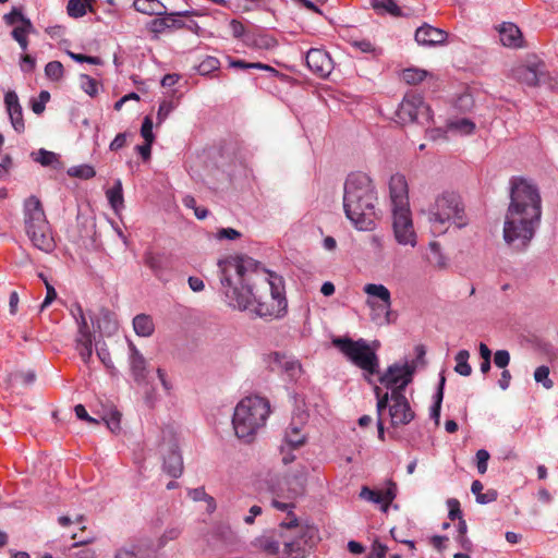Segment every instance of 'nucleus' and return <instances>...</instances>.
Returning <instances> with one entry per match:
<instances>
[{
  "mask_svg": "<svg viewBox=\"0 0 558 558\" xmlns=\"http://www.w3.org/2000/svg\"><path fill=\"white\" fill-rule=\"evenodd\" d=\"M220 281L228 304L236 310H250L259 317H280L287 308L280 278L258 268L246 256L219 262Z\"/></svg>",
  "mask_w": 558,
  "mask_h": 558,
  "instance_id": "obj_1",
  "label": "nucleus"
},
{
  "mask_svg": "<svg viewBox=\"0 0 558 558\" xmlns=\"http://www.w3.org/2000/svg\"><path fill=\"white\" fill-rule=\"evenodd\" d=\"M510 204L505 218L504 239L520 250L534 235L542 215L541 196L536 186L522 178L511 180Z\"/></svg>",
  "mask_w": 558,
  "mask_h": 558,
  "instance_id": "obj_2",
  "label": "nucleus"
},
{
  "mask_svg": "<svg viewBox=\"0 0 558 558\" xmlns=\"http://www.w3.org/2000/svg\"><path fill=\"white\" fill-rule=\"evenodd\" d=\"M377 193L372 179L363 172L348 175L344 182L343 209L357 230L375 227Z\"/></svg>",
  "mask_w": 558,
  "mask_h": 558,
  "instance_id": "obj_3",
  "label": "nucleus"
},
{
  "mask_svg": "<svg viewBox=\"0 0 558 558\" xmlns=\"http://www.w3.org/2000/svg\"><path fill=\"white\" fill-rule=\"evenodd\" d=\"M270 413L268 400L258 396L242 399L235 407L232 425L239 439L252 442L258 429L265 426Z\"/></svg>",
  "mask_w": 558,
  "mask_h": 558,
  "instance_id": "obj_4",
  "label": "nucleus"
},
{
  "mask_svg": "<svg viewBox=\"0 0 558 558\" xmlns=\"http://www.w3.org/2000/svg\"><path fill=\"white\" fill-rule=\"evenodd\" d=\"M430 227L434 233L442 234L450 226L463 228L468 225L465 206L459 194L444 192L429 208Z\"/></svg>",
  "mask_w": 558,
  "mask_h": 558,
  "instance_id": "obj_5",
  "label": "nucleus"
},
{
  "mask_svg": "<svg viewBox=\"0 0 558 558\" xmlns=\"http://www.w3.org/2000/svg\"><path fill=\"white\" fill-rule=\"evenodd\" d=\"M25 230L33 245L45 253H51L56 242L40 201L31 196L25 202Z\"/></svg>",
  "mask_w": 558,
  "mask_h": 558,
  "instance_id": "obj_6",
  "label": "nucleus"
},
{
  "mask_svg": "<svg viewBox=\"0 0 558 558\" xmlns=\"http://www.w3.org/2000/svg\"><path fill=\"white\" fill-rule=\"evenodd\" d=\"M332 344L355 366L364 372L365 379L371 383V376L379 375V359L376 350L364 339L353 340L348 337L332 339Z\"/></svg>",
  "mask_w": 558,
  "mask_h": 558,
  "instance_id": "obj_7",
  "label": "nucleus"
},
{
  "mask_svg": "<svg viewBox=\"0 0 558 558\" xmlns=\"http://www.w3.org/2000/svg\"><path fill=\"white\" fill-rule=\"evenodd\" d=\"M397 116L404 123L416 122L424 125L432 120V109L421 95L408 93L399 106Z\"/></svg>",
  "mask_w": 558,
  "mask_h": 558,
  "instance_id": "obj_8",
  "label": "nucleus"
},
{
  "mask_svg": "<svg viewBox=\"0 0 558 558\" xmlns=\"http://www.w3.org/2000/svg\"><path fill=\"white\" fill-rule=\"evenodd\" d=\"M415 366L409 363L392 364L379 376V383L387 389L404 393L405 387L412 381Z\"/></svg>",
  "mask_w": 558,
  "mask_h": 558,
  "instance_id": "obj_9",
  "label": "nucleus"
},
{
  "mask_svg": "<svg viewBox=\"0 0 558 558\" xmlns=\"http://www.w3.org/2000/svg\"><path fill=\"white\" fill-rule=\"evenodd\" d=\"M267 362L271 372H277L291 381L298 380L303 374L300 361L290 354L271 352L268 354Z\"/></svg>",
  "mask_w": 558,
  "mask_h": 558,
  "instance_id": "obj_10",
  "label": "nucleus"
},
{
  "mask_svg": "<svg viewBox=\"0 0 558 558\" xmlns=\"http://www.w3.org/2000/svg\"><path fill=\"white\" fill-rule=\"evenodd\" d=\"M392 227L395 238L401 245H416V233L414 231L410 208L392 209Z\"/></svg>",
  "mask_w": 558,
  "mask_h": 558,
  "instance_id": "obj_11",
  "label": "nucleus"
},
{
  "mask_svg": "<svg viewBox=\"0 0 558 558\" xmlns=\"http://www.w3.org/2000/svg\"><path fill=\"white\" fill-rule=\"evenodd\" d=\"M545 63L536 57L519 64L512 69V77L519 83L527 86H536L545 76Z\"/></svg>",
  "mask_w": 558,
  "mask_h": 558,
  "instance_id": "obj_12",
  "label": "nucleus"
},
{
  "mask_svg": "<svg viewBox=\"0 0 558 558\" xmlns=\"http://www.w3.org/2000/svg\"><path fill=\"white\" fill-rule=\"evenodd\" d=\"M389 415L391 425L393 427L407 425L414 418V412L412 411L404 393L398 391L391 392V404L389 405Z\"/></svg>",
  "mask_w": 558,
  "mask_h": 558,
  "instance_id": "obj_13",
  "label": "nucleus"
},
{
  "mask_svg": "<svg viewBox=\"0 0 558 558\" xmlns=\"http://www.w3.org/2000/svg\"><path fill=\"white\" fill-rule=\"evenodd\" d=\"M306 64L308 69L319 77H327L333 69L329 53L319 48H312L307 51Z\"/></svg>",
  "mask_w": 558,
  "mask_h": 558,
  "instance_id": "obj_14",
  "label": "nucleus"
},
{
  "mask_svg": "<svg viewBox=\"0 0 558 558\" xmlns=\"http://www.w3.org/2000/svg\"><path fill=\"white\" fill-rule=\"evenodd\" d=\"M389 192L392 209H408L409 195L405 177L400 173L391 175L389 180Z\"/></svg>",
  "mask_w": 558,
  "mask_h": 558,
  "instance_id": "obj_15",
  "label": "nucleus"
},
{
  "mask_svg": "<svg viewBox=\"0 0 558 558\" xmlns=\"http://www.w3.org/2000/svg\"><path fill=\"white\" fill-rule=\"evenodd\" d=\"M290 532V535L281 532L283 549L281 550L282 558H303L305 548L303 537L300 536L302 527L299 525L296 530H284Z\"/></svg>",
  "mask_w": 558,
  "mask_h": 558,
  "instance_id": "obj_16",
  "label": "nucleus"
},
{
  "mask_svg": "<svg viewBox=\"0 0 558 558\" xmlns=\"http://www.w3.org/2000/svg\"><path fill=\"white\" fill-rule=\"evenodd\" d=\"M369 299L366 304L373 310H379L380 307H391V293L387 287L377 283H367L363 288Z\"/></svg>",
  "mask_w": 558,
  "mask_h": 558,
  "instance_id": "obj_17",
  "label": "nucleus"
},
{
  "mask_svg": "<svg viewBox=\"0 0 558 558\" xmlns=\"http://www.w3.org/2000/svg\"><path fill=\"white\" fill-rule=\"evenodd\" d=\"M4 105L9 114L12 128L17 133L25 131V122L23 118V109L20 104L17 94L14 90H9L4 95Z\"/></svg>",
  "mask_w": 558,
  "mask_h": 558,
  "instance_id": "obj_18",
  "label": "nucleus"
},
{
  "mask_svg": "<svg viewBox=\"0 0 558 558\" xmlns=\"http://www.w3.org/2000/svg\"><path fill=\"white\" fill-rule=\"evenodd\" d=\"M396 484L392 482H389V486L385 490H374L367 486H363L360 492V497L371 502L381 505V510L386 512L389 505L396 498Z\"/></svg>",
  "mask_w": 558,
  "mask_h": 558,
  "instance_id": "obj_19",
  "label": "nucleus"
},
{
  "mask_svg": "<svg viewBox=\"0 0 558 558\" xmlns=\"http://www.w3.org/2000/svg\"><path fill=\"white\" fill-rule=\"evenodd\" d=\"M129 350L131 374L138 385H143L146 383L148 375L147 361L132 341L129 342Z\"/></svg>",
  "mask_w": 558,
  "mask_h": 558,
  "instance_id": "obj_20",
  "label": "nucleus"
},
{
  "mask_svg": "<svg viewBox=\"0 0 558 558\" xmlns=\"http://www.w3.org/2000/svg\"><path fill=\"white\" fill-rule=\"evenodd\" d=\"M447 32L428 24L422 25L415 32V40L422 46L441 45L447 40Z\"/></svg>",
  "mask_w": 558,
  "mask_h": 558,
  "instance_id": "obj_21",
  "label": "nucleus"
},
{
  "mask_svg": "<svg viewBox=\"0 0 558 558\" xmlns=\"http://www.w3.org/2000/svg\"><path fill=\"white\" fill-rule=\"evenodd\" d=\"M144 264L153 271L155 277L159 280L165 279L167 271L171 269V260L163 254L147 251L144 253Z\"/></svg>",
  "mask_w": 558,
  "mask_h": 558,
  "instance_id": "obj_22",
  "label": "nucleus"
},
{
  "mask_svg": "<svg viewBox=\"0 0 558 558\" xmlns=\"http://www.w3.org/2000/svg\"><path fill=\"white\" fill-rule=\"evenodd\" d=\"M500 41L506 47L519 48L522 46V34L513 23H502L499 28Z\"/></svg>",
  "mask_w": 558,
  "mask_h": 558,
  "instance_id": "obj_23",
  "label": "nucleus"
},
{
  "mask_svg": "<svg viewBox=\"0 0 558 558\" xmlns=\"http://www.w3.org/2000/svg\"><path fill=\"white\" fill-rule=\"evenodd\" d=\"M163 470L173 478L181 476L183 472V460L177 446H172L167 457H165Z\"/></svg>",
  "mask_w": 558,
  "mask_h": 558,
  "instance_id": "obj_24",
  "label": "nucleus"
},
{
  "mask_svg": "<svg viewBox=\"0 0 558 558\" xmlns=\"http://www.w3.org/2000/svg\"><path fill=\"white\" fill-rule=\"evenodd\" d=\"M133 328L137 336L150 337L154 333L155 325L149 315L138 314L133 318Z\"/></svg>",
  "mask_w": 558,
  "mask_h": 558,
  "instance_id": "obj_25",
  "label": "nucleus"
},
{
  "mask_svg": "<svg viewBox=\"0 0 558 558\" xmlns=\"http://www.w3.org/2000/svg\"><path fill=\"white\" fill-rule=\"evenodd\" d=\"M133 7L136 11L148 15H162L166 9L159 0H134Z\"/></svg>",
  "mask_w": 558,
  "mask_h": 558,
  "instance_id": "obj_26",
  "label": "nucleus"
},
{
  "mask_svg": "<svg viewBox=\"0 0 558 558\" xmlns=\"http://www.w3.org/2000/svg\"><path fill=\"white\" fill-rule=\"evenodd\" d=\"M93 0H69L66 5L68 14L71 17L77 19L86 14L87 11L94 13Z\"/></svg>",
  "mask_w": 558,
  "mask_h": 558,
  "instance_id": "obj_27",
  "label": "nucleus"
},
{
  "mask_svg": "<svg viewBox=\"0 0 558 558\" xmlns=\"http://www.w3.org/2000/svg\"><path fill=\"white\" fill-rule=\"evenodd\" d=\"M35 28L31 22V20H25L24 25L16 26L13 28L11 35L14 40H16L23 51H25L28 47L27 35L34 33Z\"/></svg>",
  "mask_w": 558,
  "mask_h": 558,
  "instance_id": "obj_28",
  "label": "nucleus"
},
{
  "mask_svg": "<svg viewBox=\"0 0 558 558\" xmlns=\"http://www.w3.org/2000/svg\"><path fill=\"white\" fill-rule=\"evenodd\" d=\"M301 425L302 423L298 424L294 421H292L286 430V440L293 448H298L305 444L306 438L305 435L302 434Z\"/></svg>",
  "mask_w": 558,
  "mask_h": 558,
  "instance_id": "obj_29",
  "label": "nucleus"
},
{
  "mask_svg": "<svg viewBox=\"0 0 558 558\" xmlns=\"http://www.w3.org/2000/svg\"><path fill=\"white\" fill-rule=\"evenodd\" d=\"M272 507L280 511H287L290 521L289 522H282L280 524V530H296L299 529V520L298 518L292 513V509H294V505L291 502H281L277 499H274L271 502Z\"/></svg>",
  "mask_w": 558,
  "mask_h": 558,
  "instance_id": "obj_30",
  "label": "nucleus"
},
{
  "mask_svg": "<svg viewBox=\"0 0 558 558\" xmlns=\"http://www.w3.org/2000/svg\"><path fill=\"white\" fill-rule=\"evenodd\" d=\"M106 196L114 211H118L123 207V189L120 179H118L113 186L106 192Z\"/></svg>",
  "mask_w": 558,
  "mask_h": 558,
  "instance_id": "obj_31",
  "label": "nucleus"
},
{
  "mask_svg": "<svg viewBox=\"0 0 558 558\" xmlns=\"http://www.w3.org/2000/svg\"><path fill=\"white\" fill-rule=\"evenodd\" d=\"M373 8L380 13H389L392 16H401L402 12L395 0H374Z\"/></svg>",
  "mask_w": 558,
  "mask_h": 558,
  "instance_id": "obj_32",
  "label": "nucleus"
},
{
  "mask_svg": "<svg viewBox=\"0 0 558 558\" xmlns=\"http://www.w3.org/2000/svg\"><path fill=\"white\" fill-rule=\"evenodd\" d=\"M470 353L468 350H461L456 355V367L454 371L461 376H470L472 373V367L469 364Z\"/></svg>",
  "mask_w": 558,
  "mask_h": 558,
  "instance_id": "obj_33",
  "label": "nucleus"
},
{
  "mask_svg": "<svg viewBox=\"0 0 558 558\" xmlns=\"http://www.w3.org/2000/svg\"><path fill=\"white\" fill-rule=\"evenodd\" d=\"M427 72L422 69L409 68L402 71V80L409 85H415L424 81L427 76Z\"/></svg>",
  "mask_w": 558,
  "mask_h": 558,
  "instance_id": "obj_34",
  "label": "nucleus"
},
{
  "mask_svg": "<svg viewBox=\"0 0 558 558\" xmlns=\"http://www.w3.org/2000/svg\"><path fill=\"white\" fill-rule=\"evenodd\" d=\"M76 349L84 347H93V333L89 329L87 322H84L78 327V333L75 339Z\"/></svg>",
  "mask_w": 558,
  "mask_h": 558,
  "instance_id": "obj_35",
  "label": "nucleus"
},
{
  "mask_svg": "<svg viewBox=\"0 0 558 558\" xmlns=\"http://www.w3.org/2000/svg\"><path fill=\"white\" fill-rule=\"evenodd\" d=\"M187 495L194 501L205 500L207 502V510L209 512H213L216 509V501H215V499L211 496L206 494L204 487H197V488L189 489Z\"/></svg>",
  "mask_w": 558,
  "mask_h": 558,
  "instance_id": "obj_36",
  "label": "nucleus"
},
{
  "mask_svg": "<svg viewBox=\"0 0 558 558\" xmlns=\"http://www.w3.org/2000/svg\"><path fill=\"white\" fill-rule=\"evenodd\" d=\"M80 86L90 97L98 95L99 83L87 74L80 75Z\"/></svg>",
  "mask_w": 558,
  "mask_h": 558,
  "instance_id": "obj_37",
  "label": "nucleus"
},
{
  "mask_svg": "<svg viewBox=\"0 0 558 558\" xmlns=\"http://www.w3.org/2000/svg\"><path fill=\"white\" fill-rule=\"evenodd\" d=\"M374 393L377 398V416L381 417L383 412L387 409V407L390 405L389 402L391 401V393L389 395L388 392H383L381 388L378 386L374 387Z\"/></svg>",
  "mask_w": 558,
  "mask_h": 558,
  "instance_id": "obj_38",
  "label": "nucleus"
},
{
  "mask_svg": "<svg viewBox=\"0 0 558 558\" xmlns=\"http://www.w3.org/2000/svg\"><path fill=\"white\" fill-rule=\"evenodd\" d=\"M449 129L456 130L460 132L461 134L469 135L474 132L475 130V123L471 121L470 119H459L456 121H451L449 123Z\"/></svg>",
  "mask_w": 558,
  "mask_h": 558,
  "instance_id": "obj_39",
  "label": "nucleus"
},
{
  "mask_svg": "<svg viewBox=\"0 0 558 558\" xmlns=\"http://www.w3.org/2000/svg\"><path fill=\"white\" fill-rule=\"evenodd\" d=\"M229 65L231 68L241 69V70L258 69V70H265V71H271V72L275 71V69L268 64H264L262 62H246V61L240 60V59L231 60L229 62Z\"/></svg>",
  "mask_w": 558,
  "mask_h": 558,
  "instance_id": "obj_40",
  "label": "nucleus"
},
{
  "mask_svg": "<svg viewBox=\"0 0 558 558\" xmlns=\"http://www.w3.org/2000/svg\"><path fill=\"white\" fill-rule=\"evenodd\" d=\"M549 367L542 365L538 366L534 372V379L536 383H541L545 389H551L554 381L549 378Z\"/></svg>",
  "mask_w": 558,
  "mask_h": 558,
  "instance_id": "obj_41",
  "label": "nucleus"
},
{
  "mask_svg": "<svg viewBox=\"0 0 558 558\" xmlns=\"http://www.w3.org/2000/svg\"><path fill=\"white\" fill-rule=\"evenodd\" d=\"M69 175L80 178V179H90L95 177L96 172L92 166L88 165H82V166H75L71 167L68 170Z\"/></svg>",
  "mask_w": 558,
  "mask_h": 558,
  "instance_id": "obj_42",
  "label": "nucleus"
},
{
  "mask_svg": "<svg viewBox=\"0 0 558 558\" xmlns=\"http://www.w3.org/2000/svg\"><path fill=\"white\" fill-rule=\"evenodd\" d=\"M445 381H446V378L444 376H441L440 381H439L438 391L436 393V400H435L434 405L430 409V416L436 422H438L439 416H440V408H441V402H442V398H444Z\"/></svg>",
  "mask_w": 558,
  "mask_h": 558,
  "instance_id": "obj_43",
  "label": "nucleus"
},
{
  "mask_svg": "<svg viewBox=\"0 0 558 558\" xmlns=\"http://www.w3.org/2000/svg\"><path fill=\"white\" fill-rule=\"evenodd\" d=\"M63 72V65L60 61H50L45 66V74L52 81L62 78Z\"/></svg>",
  "mask_w": 558,
  "mask_h": 558,
  "instance_id": "obj_44",
  "label": "nucleus"
},
{
  "mask_svg": "<svg viewBox=\"0 0 558 558\" xmlns=\"http://www.w3.org/2000/svg\"><path fill=\"white\" fill-rule=\"evenodd\" d=\"M220 62L216 57H206L197 66L201 75H207L219 69Z\"/></svg>",
  "mask_w": 558,
  "mask_h": 558,
  "instance_id": "obj_45",
  "label": "nucleus"
},
{
  "mask_svg": "<svg viewBox=\"0 0 558 558\" xmlns=\"http://www.w3.org/2000/svg\"><path fill=\"white\" fill-rule=\"evenodd\" d=\"M147 28L154 34L153 38L157 39L159 34L163 33L167 28H170V23L166 17L154 19L147 24Z\"/></svg>",
  "mask_w": 558,
  "mask_h": 558,
  "instance_id": "obj_46",
  "label": "nucleus"
},
{
  "mask_svg": "<svg viewBox=\"0 0 558 558\" xmlns=\"http://www.w3.org/2000/svg\"><path fill=\"white\" fill-rule=\"evenodd\" d=\"M197 15L194 11H182V12H172L170 14H167L165 17L166 20H169L170 28H183L185 27V23L181 20H178L177 16H192Z\"/></svg>",
  "mask_w": 558,
  "mask_h": 558,
  "instance_id": "obj_47",
  "label": "nucleus"
},
{
  "mask_svg": "<svg viewBox=\"0 0 558 558\" xmlns=\"http://www.w3.org/2000/svg\"><path fill=\"white\" fill-rule=\"evenodd\" d=\"M96 353H97V356L99 357V360L101 361V363L108 368V369H113L114 368V365H113V362H112V359H111V355H110V352L108 350V348L106 347V343H97L96 344Z\"/></svg>",
  "mask_w": 558,
  "mask_h": 558,
  "instance_id": "obj_48",
  "label": "nucleus"
},
{
  "mask_svg": "<svg viewBox=\"0 0 558 558\" xmlns=\"http://www.w3.org/2000/svg\"><path fill=\"white\" fill-rule=\"evenodd\" d=\"M260 547L264 551L269 555L281 554L280 551V542L272 537H264L260 539Z\"/></svg>",
  "mask_w": 558,
  "mask_h": 558,
  "instance_id": "obj_49",
  "label": "nucleus"
},
{
  "mask_svg": "<svg viewBox=\"0 0 558 558\" xmlns=\"http://www.w3.org/2000/svg\"><path fill=\"white\" fill-rule=\"evenodd\" d=\"M43 166H51L58 161V155L44 148L38 150V157L35 158Z\"/></svg>",
  "mask_w": 558,
  "mask_h": 558,
  "instance_id": "obj_50",
  "label": "nucleus"
},
{
  "mask_svg": "<svg viewBox=\"0 0 558 558\" xmlns=\"http://www.w3.org/2000/svg\"><path fill=\"white\" fill-rule=\"evenodd\" d=\"M68 54L72 60L80 62V63L87 62V63L95 64V65L102 64V60L99 57L86 56V54H82V53H75L72 51H68Z\"/></svg>",
  "mask_w": 558,
  "mask_h": 558,
  "instance_id": "obj_51",
  "label": "nucleus"
},
{
  "mask_svg": "<svg viewBox=\"0 0 558 558\" xmlns=\"http://www.w3.org/2000/svg\"><path fill=\"white\" fill-rule=\"evenodd\" d=\"M494 363L497 367L505 369L510 363V353L507 350H498L494 354Z\"/></svg>",
  "mask_w": 558,
  "mask_h": 558,
  "instance_id": "obj_52",
  "label": "nucleus"
},
{
  "mask_svg": "<svg viewBox=\"0 0 558 558\" xmlns=\"http://www.w3.org/2000/svg\"><path fill=\"white\" fill-rule=\"evenodd\" d=\"M39 277L45 281L47 293L44 302L40 305V310H45L52 301L57 298V292L54 288L45 279L43 274H39Z\"/></svg>",
  "mask_w": 558,
  "mask_h": 558,
  "instance_id": "obj_53",
  "label": "nucleus"
},
{
  "mask_svg": "<svg viewBox=\"0 0 558 558\" xmlns=\"http://www.w3.org/2000/svg\"><path fill=\"white\" fill-rule=\"evenodd\" d=\"M108 428L112 433L120 430L121 414L118 411L111 412L107 418H105Z\"/></svg>",
  "mask_w": 558,
  "mask_h": 558,
  "instance_id": "obj_54",
  "label": "nucleus"
},
{
  "mask_svg": "<svg viewBox=\"0 0 558 558\" xmlns=\"http://www.w3.org/2000/svg\"><path fill=\"white\" fill-rule=\"evenodd\" d=\"M477 471L480 474H484L487 471V462L489 460V453L485 449H480L476 452Z\"/></svg>",
  "mask_w": 558,
  "mask_h": 558,
  "instance_id": "obj_55",
  "label": "nucleus"
},
{
  "mask_svg": "<svg viewBox=\"0 0 558 558\" xmlns=\"http://www.w3.org/2000/svg\"><path fill=\"white\" fill-rule=\"evenodd\" d=\"M141 134L144 137L145 142L153 143L154 134H153V121L150 118L146 117L141 128Z\"/></svg>",
  "mask_w": 558,
  "mask_h": 558,
  "instance_id": "obj_56",
  "label": "nucleus"
},
{
  "mask_svg": "<svg viewBox=\"0 0 558 558\" xmlns=\"http://www.w3.org/2000/svg\"><path fill=\"white\" fill-rule=\"evenodd\" d=\"M4 20L9 25H13L17 22H21L22 25H24V21L28 19L25 17L20 10L13 9L10 13L4 15Z\"/></svg>",
  "mask_w": 558,
  "mask_h": 558,
  "instance_id": "obj_57",
  "label": "nucleus"
},
{
  "mask_svg": "<svg viewBox=\"0 0 558 558\" xmlns=\"http://www.w3.org/2000/svg\"><path fill=\"white\" fill-rule=\"evenodd\" d=\"M448 507H449V519L450 520H456V519H460L462 520L461 515H462V512H461V509H460V502L457 500V499H449L448 500Z\"/></svg>",
  "mask_w": 558,
  "mask_h": 558,
  "instance_id": "obj_58",
  "label": "nucleus"
},
{
  "mask_svg": "<svg viewBox=\"0 0 558 558\" xmlns=\"http://www.w3.org/2000/svg\"><path fill=\"white\" fill-rule=\"evenodd\" d=\"M430 253L434 256H428L430 262H435L438 266H444L442 257L440 256V245L437 242L429 243Z\"/></svg>",
  "mask_w": 558,
  "mask_h": 558,
  "instance_id": "obj_59",
  "label": "nucleus"
},
{
  "mask_svg": "<svg viewBox=\"0 0 558 558\" xmlns=\"http://www.w3.org/2000/svg\"><path fill=\"white\" fill-rule=\"evenodd\" d=\"M240 236H241V233L233 228H222L217 233V238L219 240H222V239L235 240Z\"/></svg>",
  "mask_w": 558,
  "mask_h": 558,
  "instance_id": "obj_60",
  "label": "nucleus"
},
{
  "mask_svg": "<svg viewBox=\"0 0 558 558\" xmlns=\"http://www.w3.org/2000/svg\"><path fill=\"white\" fill-rule=\"evenodd\" d=\"M497 497L498 493L495 489H488L486 493H481L476 497V501L478 504L485 505L495 501Z\"/></svg>",
  "mask_w": 558,
  "mask_h": 558,
  "instance_id": "obj_61",
  "label": "nucleus"
},
{
  "mask_svg": "<svg viewBox=\"0 0 558 558\" xmlns=\"http://www.w3.org/2000/svg\"><path fill=\"white\" fill-rule=\"evenodd\" d=\"M126 144V136L124 133H119L114 138L113 141L110 143V149L112 151H117L119 149H121L122 147H124Z\"/></svg>",
  "mask_w": 558,
  "mask_h": 558,
  "instance_id": "obj_62",
  "label": "nucleus"
},
{
  "mask_svg": "<svg viewBox=\"0 0 558 558\" xmlns=\"http://www.w3.org/2000/svg\"><path fill=\"white\" fill-rule=\"evenodd\" d=\"M36 61L29 54L22 56L21 69L24 72H32L35 69Z\"/></svg>",
  "mask_w": 558,
  "mask_h": 558,
  "instance_id": "obj_63",
  "label": "nucleus"
},
{
  "mask_svg": "<svg viewBox=\"0 0 558 558\" xmlns=\"http://www.w3.org/2000/svg\"><path fill=\"white\" fill-rule=\"evenodd\" d=\"M187 283L191 290L194 292H201L205 288L204 281L198 277H189Z\"/></svg>",
  "mask_w": 558,
  "mask_h": 558,
  "instance_id": "obj_64",
  "label": "nucleus"
}]
</instances>
